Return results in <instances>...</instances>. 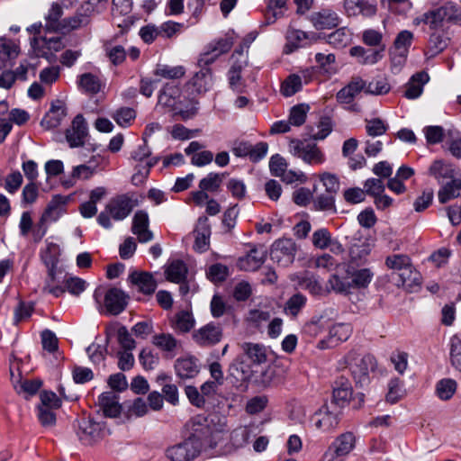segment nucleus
<instances>
[{"mask_svg": "<svg viewBox=\"0 0 461 461\" xmlns=\"http://www.w3.org/2000/svg\"><path fill=\"white\" fill-rule=\"evenodd\" d=\"M385 266L393 271V278L396 285L412 288L420 285V274L415 270L407 255H390L385 258Z\"/></svg>", "mask_w": 461, "mask_h": 461, "instance_id": "f257e3e1", "label": "nucleus"}, {"mask_svg": "<svg viewBox=\"0 0 461 461\" xmlns=\"http://www.w3.org/2000/svg\"><path fill=\"white\" fill-rule=\"evenodd\" d=\"M375 358L370 354L357 351L348 352L339 362L342 367L348 368L357 383L368 381V375L375 368Z\"/></svg>", "mask_w": 461, "mask_h": 461, "instance_id": "f03ea898", "label": "nucleus"}, {"mask_svg": "<svg viewBox=\"0 0 461 461\" xmlns=\"http://www.w3.org/2000/svg\"><path fill=\"white\" fill-rule=\"evenodd\" d=\"M133 204L130 197L120 195L111 199L105 205L104 211L97 217L98 223L105 229L112 228L111 219L122 221L132 211Z\"/></svg>", "mask_w": 461, "mask_h": 461, "instance_id": "7ed1b4c3", "label": "nucleus"}, {"mask_svg": "<svg viewBox=\"0 0 461 461\" xmlns=\"http://www.w3.org/2000/svg\"><path fill=\"white\" fill-rule=\"evenodd\" d=\"M32 55L36 58H43L50 62L56 59V53L64 50L67 46L64 36H38L30 41Z\"/></svg>", "mask_w": 461, "mask_h": 461, "instance_id": "20e7f679", "label": "nucleus"}, {"mask_svg": "<svg viewBox=\"0 0 461 461\" xmlns=\"http://www.w3.org/2000/svg\"><path fill=\"white\" fill-rule=\"evenodd\" d=\"M77 434L86 445H92L109 434L104 421L95 420L92 417H83L77 420Z\"/></svg>", "mask_w": 461, "mask_h": 461, "instance_id": "39448f33", "label": "nucleus"}, {"mask_svg": "<svg viewBox=\"0 0 461 461\" xmlns=\"http://www.w3.org/2000/svg\"><path fill=\"white\" fill-rule=\"evenodd\" d=\"M289 152L303 159L309 165H320L325 161V156L320 148L314 143H309L300 140L289 141Z\"/></svg>", "mask_w": 461, "mask_h": 461, "instance_id": "423d86ee", "label": "nucleus"}, {"mask_svg": "<svg viewBox=\"0 0 461 461\" xmlns=\"http://www.w3.org/2000/svg\"><path fill=\"white\" fill-rule=\"evenodd\" d=\"M201 452V442L195 436H191L185 441L167 449L166 455L171 461H192Z\"/></svg>", "mask_w": 461, "mask_h": 461, "instance_id": "0eeeda50", "label": "nucleus"}, {"mask_svg": "<svg viewBox=\"0 0 461 461\" xmlns=\"http://www.w3.org/2000/svg\"><path fill=\"white\" fill-rule=\"evenodd\" d=\"M233 42V36L230 34L209 42L198 59V66L208 67L212 64L221 55L231 49Z\"/></svg>", "mask_w": 461, "mask_h": 461, "instance_id": "6e6552de", "label": "nucleus"}, {"mask_svg": "<svg viewBox=\"0 0 461 461\" xmlns=\"http://www.w3.org/2000/svg\"><path fill=\"white\" fill-rule=\"evenodd\" d=\"M179 97L180 94L177 87L166 85L158 95V104L167 108L174 114H180L183 119H187L195 113L196 107H194L191 111H183L179 105Z\"/></svg>", "mask_w": 461, "mask_h": 461, "instance_id": "1a4fd4ad", "label": "nucleus"}, {"mask_svg": "<svg viewBox=\"0 0 461 461\" xmlns=\"http://www.w3.org/2000/svg\"><path fill=\"white\" fill-rule=\"evenodd\" d=\"M296 252L297 246L292 239H280L272 245L270 257L278 265L287 267L294 262Z\"/></svg>", "mask_w": 461, "mask_h": 461, "instance_id": "9d476101", "label": "nucleus"}, {"mask_svg": "<svg viewBox=\"0 0 461 461\" xmlns=\"http://www.w3.org/2000/svg\"><path fill=\"white\" fill-rule=\"evenodd\" d=\"M223 336L221 325L209 322L192 333V339L200 347H212L218 344Z\"/></svg>", "mask_w": 461, "mask_h": 461, "instance_id": "9b49d317", "label": "nucleus"}, {"mask_svg": "<svg viewBox=\"0 0 461 461\" xmlns=\"http://www.w3.org/2000/svg\"><path fill=\"white\" fill-rule=\"evenodd\" d=\"M351 333L352 327L349 323H336L330 327L327 339L319 341L318 348L326 349L336 347L339 343L348 340Z\"/></svg>", "mask_w": 461, "mask_h": 461, "instance_id": "f8f14e48", "label": "nucleus"}, {"mask_svg": "<svg viewBox=\"0 0 461 461\" xmlns=\"http://www.w3.org/2000/svg\"><path fill=\"white\" fill-rule=\"evenodd\" d=\"M200 68V71L196 72L186 84L188 91L193 95L206 93L213 84L211 69L207 67Z\"/></svg>", "mask_w": 461, "mask_h": 461, "instance_id": "ddd939ff", "label": "nucleus"}, {"mask_svg": "<svg viewBox=\"0 0 461 461\" xmlns=\"http://www.w3.org/2000/svg\"><path fill=\"white\" fill-rule=\"evenodd\" d=\"M87 136V125L81 114L77 115L70 128L66 131V140L70 148L81 147Z\"/></svg>", "mask_w": 461, "mask_h": 461, "instance_id": "4468645a", "label": "nucleus"}, {"mask_svg": "<svg viewBox=\"0 0 461 461\" xmlns=\"http://www.w3.org/2000/svg\"><path fill=\"white\" fill-rule=\"evenodd\" d=\"M131 232L137 236L139 242L147 243L153 240V232L149 230V218L146 212L138 211L132 218Z\"/></svg>", "mask_w": 461, "mask_h": 461, "instance_id": "2eb2a0df", "label": "nucleus"}, {"mask_svg": "<svg viewBox=\"0 0 461 461\" xmlns=\"http://www.w3.org/2000/svg\"><path fill=\"white\" fill-rule=\"evenodd\" d=\"M361 92L366 93V81L360 77H354L337 93L336 99L339 104H349Z\"/></svg>", "mask_w": 461, "mask_h": 461, "instance_id": "dca6fc26", "label": "nucleus"}, {"mask_svg": "<svg viewBox=\"0 0 461 461\" xmlns=\"http://www.w3.org/2000/svg\"><path fill=\"white\" fill-rule=\"evenodd\" d=\"M429 175L438 180L439 184L447 179L461 176L460 170L451 163L443 159L434 160L429 167Z\"/></svg>", "mask_w": 461, "mask_h": 461, "instance_id": "f3484780", "label": "nucleus"}, {"mask_svg": "<svg viewBox=\"0 0 461 461\" xmlns=\"http://www.w3.org/2000/svg\"><path fill=\"white\" fill-rule=\"evenodd\" d=\"M267 249L264 246L253 247L249 252L239 258L238 267L240 270L255 271L265 261Z\"/></svg>", "mask_w": 461, "mask_h": 461, "instance_id": "a211bd4d", "label": "nucleus"}, {"mask_svg": "<svg viewBox=\"0 0 461 461\" xmlns=\"http://www.w3.org/2000/svg\"><path fill=\"white\" fill-rule=\"evenodd\" d=\"M310 21L317 30L331 29L340 23L339 14L330 8H323L312 14Z\"/></svg>", "mask_w": 461, "mask_h": 461, "instance_id": "6ab92c4d", "label": "nucleus"}, {"mask_svg": "<svg viewBox=\"0 0 461 461\" xmlns=\"http://www.w3.org/2000/svg\"><path fill=\"white\" fill-rule=\"evenodd\" d=\"M152 343L168 358L175 357L181 348V342L171 333H159L153 336Z\"/></svg>", "mask_w": 461, "mask_h": 461, "instance_id": "aec40b11", "label": "nucleus"}, {"mask_svg": "<svg viewBox=\"0 0 461 461\" xmlns=\"http://www.w3.org/2000/svg\"><path fill=\"white\" fill-rule=\"evenodd\" d=\"M313 420L316 429L328 432L339 425V412L330 410L328 406H323L314 414Z\"/></svg>", "mask_w": 461, "mask_h": 461, "instance_id": "412c9836", "label": "nucleus"}, {"mask_svg": "<svg viewBox=\"0 0 461 461\" xmlns=\"http://www.w3.org/2000/svg\"><path fill=\"white\" fill-rule=\"evenodd\" d=\"M46 267L48 268V275L45 280L43 291L59 297L65 293V288L62 285L65 275L61 269L58 268V267Z\"/></svg>", "mask_w": 461, "mask_h": 461, "instance_id": "4be33fe9", "label": "nucleus"}, {"mask_svg": "<svg viewBox=\"0 0 461 461\" xmlns=\"http://www.w3.org/2000/svg\"><path fill=\"white\" fill-rule=\"evenodd\" d=\"M71 200L70 195H54L41 215V221H55L66 211V205Z\"/></svg>", "mask_w": 461, "mask_h": 461, "instance_id": "5701e85b", "label": "nucleus"}, {"mask_svg": "<svg viewBox=\"0 0 461 461\" xmlns=\"http://www.w3.org/2000/svg\"><path fill=\"white\" fill-rule=\"evenodd\" d=\"M126 304L127 297L122 290L112 288L107 291L104 296V306L110 314L117 315L121 313L125 309Z\"/></svg>", "mask_w": 461, "mask_h": 461, "instance_id": "b1692460", "label": "nucleus"}, {"mask_svg": "<svg viewBox=\"0 0 461 461\" xmlns=\"http://www.w3.org/2000/svg\"><path fill=\"white\" fill-rule=\"evenodd\" d=\"M98 405L105 417L115 418L122 411L119 397L113 392L103 393L98 397Z\"/></svg>", "mask_w": 461, "mask_h": 461, "instance_id": "393cba45", "label": "nucleus"}, {"mask_svg": "<svg viewBox=\"0 0 461 461\" xmlns=\"http://www.w3.org/2000/svg\"><path fill=\"white\" fill-rule=\"evenodd\" d=\"M63 8L58 2H53L44 16V31L48 33L59 32L62 25Z\"/></svg>", "mask_w": 461, "mask_h": 461, "instance_id": "a878e982", "label": "nucleus"}, {"mask_svg": "<svg viewBox=\"0 0 461 461\" xmlns=\"http://www.w3.org/2000/svg\"><path fill=\"white\" fill-rule=\"evenodd\" d=\"M174 367L176 375L181 379H192L199 373L197 359L194 357L177 358Z\"/></svg>", "mask_w": 461, "mask_h": 461, "instance_id": "bb28decb", "label": "nucleus"}, {"mask_svg": "<svg viewBox=\"0 0 461 461\" xmlns=\"http://www.w3.org/2000/svg\"><path fill=\"white\" fill-rule=\"evenodd\" d=\"M344 8L349 16H372L376 13V5L369 0H345Z\"/></svg>", "mask_w": 461, "mask_h": 461, "instance_id": "cd10ccee", "label": "nucleus"}, {"mask_svg": "<svg viewBox=\"0 0 461 461\" xmlns=\"http://www.w3.org/2000/svg\"><path fill=\"white\" fill-rule=\"evenodd\" d=\"M130 281L144 294H151L157 288V282L148 272H134L130 276Z\"/></svg>", "mask_w": 461, "mask_h": 461, "instance_id": "c85d7f7f", "label": "nucleus"}, {"mask_svg": "<svg viewBox=\"0 0 461 461\" xmlns=\"http://www.w3.org/2000/svg\"><path fill=\"white\" fill-rule=\"evenodd\" d=\"M438 192V199L440 203H447L450 200L461 194V177L456 176L448 182L442 183Z\"/></svg>", "mask_w": 461, "mask_h": 461, "instance_id": "c756f323", "label": "nucleus"}, {"mask_svg": "<svg viewBox=\"0 0 461 461\" xmlns=\"http://www.w3.org/2000/svg\"><path fill=\"white\" fill-rule=\"evenodd\" d=\"M90 23V15L86 13L77 12L74 15L62 19L59 33H69L87 26Z\"/></svg>", "mask_w": 461, "mask_h": 461, "instance_id": "7c9ffc66", "label": "nucleus"}, {"mask_svg": "<svg viewBox=\"0 0 461 461\" xmlns=\"http://www.w3.org/2000/svg\"><path fill=\"white\" fill-rule=\"evenodd\" d=\"M67 115V109L65 105L58 101L57 104H52L50 111L41 120V125L46 129L56 128L60 125L62 120Z\"/></svg>", "mask_w": 461, "mask_h": 461, "instance_id": "2f4dec72", "label": "nucleus"}, {"mask_svg": "<svg viewBox=\"0 0 461 461\" xmlns=\"http://www.w3.org/2000/svg\"><path fill=\"white\" fill-rule=\"evenodd\" d=\"M195 320L192 312L188 311H180L175 314L170 321L173 330L180 333L189 332L194 326Z\"/></svg>", "mask_w": 461, "mask_h": 461, "instance_id": "473e14b6", "label": "nucleus"}, {"mask_svg": "<svg viewBox=\"0 0 461 461\" xmlns=\"http://www.w3.org/2000/svg\"><path fill=\"white\" fill-rule=\"evenodd\" d=\"M352 289L350 276L348 275V269L344 276L339 274L332 275L327 283V292H335L336 294H348Z\"/></svg>", "mask_w": 461, "mask_h": 461, "instance_id": "72a5a7b5", "label": "nucleus"}, {"mask_svg": "<svg viewBox=\"0 0 461 461\" xmlns=\"http://www.w3.org/2000/svg\"><path fill=\"white\" fill-rule=\"evenodd\" d=\"M165 275L168 281L179 284L185 280L187 267L183 261L173 260L167 266Z\"/></svg>", "mask_w": 461, "mask_h": 461, "instance_id": "f704fd0d", "label": "nucleus"}, {"mask_svg": "<svg viewBox=\"0 0 461 461\" xmlns=\"http://www.w3.org/2000/svg\"><path fill=\"white\" fill-rule=\"evenodd\" d=\"M240 348L254 364L260 365L267 361V349L263 345L244 342L240 345Z\"/></svg>", "mask_w": 461, "mask_h": 461, "instance_id": "c9c22d12", "label": "nucleus"}, {"mask_svg": "<svg viewBox=\"0 0 461 461\" xmlns=\"http://www.w3.org/2000/svg\"><path fill=\"white\" fill-rule=\"evenodd\" d=\"M373 244L368 240H359L349 247V257L352 263L362 262L371 252Z\"/></svg>", "mask_w": 461, "mask_h": 461, "instance_id": "e433bc0d", "label": "nucleus"}, {"mask_svg": "<svg viewBox=\"0 0 461 461\" xmlns=\"http://www.w3.org/2000/svg\"><path fill=\"white\" fill-rule=\"evenodd\" d=\"M352 396L351 384L347 379H340L336 382L333 389V402L339 406H344Z\"/></svg>", "mask_w": 461, "mask_h": 461, "instance_id": "4c0bfd02", "label": "nucleus"}, {"mask_svg": "<svg viewBox=\"0 0 461 461\" xmlns=\"http://www.w3.org/2000/svg\"><path fill=\"white\" fill-rule=\"evenodd\" d=\"M114 333L117 335V339L120 346L123 348V350H132L136 347L135 340L131 338L130 332L127 328L124 326H113L109 327L106 330L107 338H110Z\"/></svg>", "mask_w": 461, "mask_h": 461, "instance_id": "58836bf2", "label": "nucleus"}, {"mask_svg": "<svg viewBox=\"0 0 461 461\" xmlns=\"http://www.w3.org/2000/svg\"><path fill=\"white\" fill-rule=\"evenodd\" d=\"M154 76L166 79H178L185 76V68L183 66H169L166 64H158L153 72Z\"/></svg>", "mask_w": 461, "mask_h": 461, "instance_id": "ea45409f", "label": "nucleus"}, {"mask_svg": "<svg viewBox=\"0 0 461 461\" xmlns=\"http://www.w3.org/2000/svg\"><path fill=\"white\" fill-rule=\"evenodd\" d=\"M356 438L352 432H346L339 437L330 445L337 453L344 456L349 454L355 447Z\"/></svg>", "mask_w": 461, "mask_h": 461, "instance_id": "a19ab883", "label": "nucleus"}, {"mask_svg": "<svg viewBox=\"0 0 461 461\" xmlns=\"http://www.w3.org/2000/svg\"><path fill=\"white\" fill-rule=\"evenodd\" d=\"M78 86L85 93L93 95L101 91L103 83L96 75L85 73L79 77Z\"/></svg>", "mask_w": 461, "mask_h": 461, "instance_id": "79ce46f5", "label": "nucleus"}, {"mask_svg": "<svg viewBox=\"0 0 461 461\" xmlns=\"http://www.w3.org/2000/svg\"><path fill=\"white\" fill-rule=\"evenodd\" d=\"M413 39V33L408 30L401 31L397 34L393 41V46L401 58L404 59L407 57L409 49L412 43Z\"/></svg>", "mask_w": 461, "mask_h": 461, "instance_id": "37998d69", "label": "nucleus"}, {"mask_svg": "<svg viewBox=\"0 0 461 461\" xmlns=\"http://www.w3.org/2000/svg\"><path fill=\"white\" fill-rule=\"evenodd\" d=\"M60 255L59 246L46 240V248L41 252V258L46 267H57Z\"/></svg>", "mask_w": 461, "mask_h": 461, "instance_id": "c03bdc74", "label": "nucleus"}, {"mask_svg": "<svg viewBox=\"0 0 461 461\" xmlns=\"http://www.w3.org/2000/svg\"><path fill=\"white\" fill-rule=\"evenodd\" d=\"M348 275L350 276L352 288H365L372 281L373 273L368 268H362L356 271L348 269Z\"/></svg>", "mask_w": 461, "mask_h": 461, "instance_id": "a18cd8bd", "label": "nucleus"}, {"mask_svg": "<svg viewBox=\"0 0 461 461\" xmlns=\"http://www.w3.org/2000/svg\"><path fill=\"white\" fill-rule=\"evenodd\" d=\"M351 32L346 27L339 28L327 36V42L335 48H344L351 42Z\"/></svg>", "mask_w": 461, "mask_h": 461, "instance_id": "49530a36", "label": "nucleus"}, {"mask_svg": "<svg viewBox=\"0 0 461 461\" xmlns=\"http://www.w3.org/2000/svg\"><path fill=\"white\" fill-rule=\"evenodd\" d=\"M456 390V382L450 378H445L438 382L436 393L439 399L449 400Z\"/></svg>", "mask_w": 461, "mask_h": 461, "instance_id": "de8ad7c7", "label": "nucleus"}, {"mask_svg": "<svg viewBox=\"0 0 461 461\" xmlns=\"http://www.w3.org/2000/svg\"><path fill=\"white\" fill-rule=\"evenodd\" d=\"M158 162V159H150L145 161L144 164H136V172L131 177V182L134 185H142L149 174L150 168Z\"/></svg>", "mask_w": 461, "mask_h": 461, "instance_id": "09e8293b", "label": "nucleus"}, {"mask_svg": "<svg viewBox=\"0 0 461 461\" xmlns=\"http://www.w3.org/2000/svg\"><path fill=\"white\" fill-rule=\"evenodd\" d=\"M230 374L237 381H245L250 375L249 366L243 359L237 357L230 366Z\"/></svg>", "mask_w": 461, "mask_h": 461, "instance_id": "8fccbe9b", "label": "nucleus"}, {"mask_svg": "<svg viewBox=\"0 0 461 461\" xmlns=\"http://www.w3.org/2000/svg\"><path fill=\"white\" fill-rule=\"evenodd\" d=\"M210 230L205 223L201 224L195 230L194 249L198 252H204L209 248Z\"/></svg>", "mask_w": 461, "mask_h": 461, "instance_id": "3c124183", "label": "nucleus"}, {"mask_svg": "<svg viewBox=\"0 0 461 461\" xmlns=\"http://www.w3.org/2000/svg\"><path fill=\"white\" fill-rule=\"evenodd\" d=\"M307 302L306 297L302 294H295L291 296L285 306V311L287 314L293 317L297 316L300 311L305 306Z\"/></svg>", "mask_w": 461, "mask_h": 461, "instance_id": "603ef678", "label": "nucleus"}, {"mask_svg": "<svg viewBox=\"0 0 461 461\" xmlns=\"http://www.w3.org/2000/svg\"><path fill=\"white\" fill-rule=\"evenodd\" d=\"M449 351L452 366L461 373V338L453 336L450 339Z\"/></svg>", "mask_w": 461, "mask_h": 461, "instance_id": "864d4df0", "label": "nucleus"}, {"mask_svg": "<svg viewBox=\"0 0 461 461\" xmlns=\"http://www.w3.org/2000/svg\"><path fill=\"white\" fill-rule=\"evenodd\" d=\"M391 90V86L387 79L379 77L372 80L368 84L366 83V94L369 95H386Z\"/></svg>", "mask_w": 461, "mask_h": 461, "instance_id": "5fc2aeb1", "label": "nucleus"}, {"mask_svg": "<svg viewBox=\"0 0 461 461\" xmlns=\"http://www.w3.org/2000/svg\"><path fill=\"white\" fill-rule=\"evenodd\" d=\"M136 117V112L130 107H122L114 112L113 114V120L121 127H128L131 124Z\"/></svg>", "mask_w": 461, "mask_h": 461, "instance_id": "6e6d98bb", "label": "nucleus"}, {"mask_svg": "<svg viewBox=\"0 0 461 461\" xmlns=\"http://www.w3.org/2000/svg\"><path fill=\"white\" fill-rule=\"evenodd\" d=\"M309 106L304 104L294 105L290 110L289 122L294 126H301L305 122Z\"/></svg>", "mask_w": 461, "mask_h": 461, "instance_id": "4d7b16f0", "label": "nucleus"}, {"mask_svg": "<svg viewBox=\"0 0 461 461\" xmlns=\"http://www.w3.org/2000/svg\"><path fill=\"white\" fill-rule=\"evenodd\" d=\"M443 12L442 6L429 10L425 13V20L426 24L429 26L430 29H438L443 26V23L446 22L445 14Z\"/></svg>", "mask_w": 461, "mask_h": 461, "instance_id": "13d9d810", "label": "nucleus"}, {"mask_svg": "<svg viewBox=\"0 0 461 461\" xmlns=\"http://www.w3.org/2000/svg\"><path fill=\"white\" fill-rule=\"evenodd\" d=\"M223 180V175L210 173L199 183V187L203 191L216 192Z\"/></svg>", "mask_w": 461, "mask_h": 461, "instance_id": "bf43d9fd", "label": "nucleus"}, {"mask_svg": "<svg viewBox=\"0 0 461 461\" xmlns=\"http://www.w3.org/2000/svg\"><path fill=\"white\" fill-rule=\"evenodd\" d=\"M37 417L42 427L50 429L55 426L57 420L55 410L37 406Z\"/></svg>", "mask_w": 461, "mask_h": 461, "instance_id": "052dcab7", "label": "nucleus"}, {"mask_svg": "<svg viewBox=\"0 0 461 461\" xmlns=\"http://www.w3.org/2000/svg\"><path fill=\"white\" fill-rule=\"evenodd\" d=\"M302 87V79L297 75L289 76L281 86V92L285 96H291Z\"/></svg>", "mask_w": 461, "mask_h": 461, "instance_id": "680f3d73", "label": "nucleus"}, {"mask_svg": "<svg viewBox=\"0 0 461 461\" xmlns=\"http://www.w3.org/2000/svg\"><path fill=\"white\" fill-rule=\"evenodd\" d=\"M41 402L38 406L46 407L52 410H59L61 407L62 401L51 391H42L40 393Z\"/></svg>", "mask_w": 461, "mask_h": 461, "instance_id": "e2e57ef3", "label": "nucleus"}, {"mask_svg": "<svg viewBox=\"0 0 461 461\" xmlns=\"http://www.w3.org/2000/svg\"><path fill=\"white\" fill-rule=\"evenodd\" d=\"M250 438V429L248 427H240L234 429L230 435V442L236 448L244 447Z\"/></svg>", "mask_w": 461, "mask_h": 461, "instance_id": "0e129e2a", "label": "nucleus"}, {"mask_svg": "<svg viewBox=\"0 0 461 461\" xmlns=\"http://www.w3.org/2000/svg\"><path fill=\"white\" fill-rule=\"evenodd\" d=\"M18 46L11 40L0 39V59L2 60L14 59L18 55Z\"/></svg>", "mask_w": 461, "mask_h": 461, "instance_id": "69168bd1", "label": "nucleus"}, {"mask_svg": "<svg viewBox=\"0 0 461 461\" xmlns=\"http://www.w3.org/2000/svg\"><path fill=\"white\" fill-rule=\"evenodd\" d=\"M13 383L17 393H27L31 395L36 393L42 384V382L39 379L23 381L19 380L17 383Z\"/></svg>", "mask_w": 461, "mask_h": 461, "instance_id": "338daca9", "label": "nucleus"}, {"mask_svg": "<svg viewBox=\"0 0 461 461\" xmlns=\"http://www.w3.org/2000/svg\"><path fill=\"white\" fill-rule=\"evenodd\" d=\"M388 388L389 390L386 394V400L391 403H395L404 394V390L402 389V383L399 379L391 380L388 384Z\"/></svg>", "mask_w": 461, "mask_h": 461, "instance_id": "774afa93", "label": "nucleus"}]
</instances>
